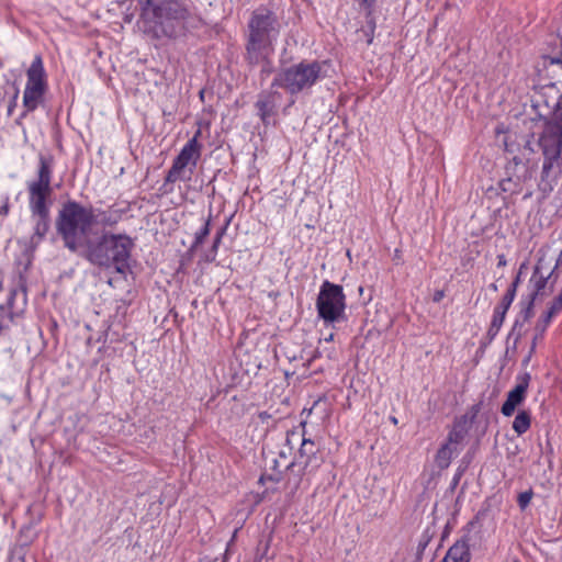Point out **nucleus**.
<instances>
[{"mask_svg": "<svg viewBox=\"0 0 562 562\" xmlns=\"http://www.w3.org/2000/svg\"><path fill=\"white\" fill-rule=\"evenodd\" d=\"M143 32L155 40H175L201 20L182 0H136Z\"/></svg>", "mask_w": 562, "mask_h": 562, "instance_id": "nucleus-1", "label": "nucleus"}, {"mask_svg": "<svg viewBox=\"0 0 562 562\" xmlns=\"http://www.w3.org/2000/svg\"><path fill=\"white\" fill-rule=\"evenodd\" d=\"M55 160L52 155H38L36 175L26 182L29 209L33 223L32 243H40L50 227L52 187Z\"/></svg>", "mask_w": 562, "mask_h": 562, "instance_id": "nucleus-2", "label": "nucleus"}, {"mask_svg": "<svg viewBox=\"0 0 562 562\" xmlns=\"http://www.w3.org/2000/svg\"><path fill=\"white\" fill-rule=\"evenodd\" d=\"M245 43V59L256 66L270 60L281 32V23L277 14L266 7L252 11L248 24Z\"/></svg>", "mask_w": 562, "mask_h": 562, "instance_id": "nucleus-3", "label": "nucleus"}, {"mask_svg": "<svg viewBox=\"0 0 562 562\" xmlns=\"http://www.w3.org/2000/svg\"><path fill=\"white\" fill-rule=\"evenodd\" d=\"M134 247L135 243L127 234L105 231L95 240L87 244L80 256L93 266L126 274L131 268Z\"/></svg>", "mask_w": 562, "mask_h": 562, "instance_id": "nucleus-4", "label": "nucleus"}, {"mask_svg": "<svg viewBox=\"0 0 562 562\" xmlns=\"http://www.w3.org/2000/svg\"><path fill=\"white\" fill-rule=\"evenodd\" d=\"M93 225H95L94 207L86 206L75 200H69L61 205L55 222L56 232L64 247L79 256L91 241L89 235Z\"/></svg>", "mask_w": 562, "mask_h": 562, "instance_id": "nucleus-5", "label": "nucleus"}, {"mask_svg": "<svg viewBox=\"0 0 562 562\" xmlns=\"http://www.w3.org/2000/svg\"><path fill=\"white\" fill-rule=\"evenodd\" d=\"M329 68L328 60H302L280 70L271 86L282 88L292 95L306 92L318 81L328 77Z\"/></svg>", "mask_w": 562, "mask_h": 562, "instance_id": "nucleus-6", "label": "nucleus"}, {"mask_svg": "<svg viewBox=\"0 0 562 562\" xmlns=\"http://www.w3.org/2000/svg\"><path fill=\"white\" fill-rule=\"evenodd\" d=\"M346 295L341 285L325 280L316 299L318 317L325 324H335L346 321Z\"/></svg>", "mask_w": 562, "mask_h": 562, "instance_id": "nucleus-7", "label": "nucleus"}, {"mask_svg": "<svg viewBox=\"0 0 562 562\" xmlns=\"http://www.w3.org/2000/svg\"><path fill=\"white\" fill-rule=\"evenodd\" d=\"M201 130H198L181 148L173 159L172 166L165 178L166 183H175L179 180H190L201 157L202 145L199 143Z\"/></svg>", "mask_w": 562, "mask_h": 562, "instance_id": "nucleus-8", "label": "nucleus"}, {"mask_svg": "<svg viewBox=\"0 0 562 562\" xmlns=\"http://www.w3.org/2000/svg\"><path fill=\"white\" fill-rule=\"evenodd\" d=\"M548 249L542 247L539 250L540 257L537 260V263L533 268L532 274L530 277L529 283L532 288V291L530 293V297L532 300H536L538 295L542 293V291L546 289L547 284L550 280L551 286L557 281L558 276L554 272V269H551L547 274L544 273V270H547V261H546V251Z\"/></svg>", "mask_w": 562, "mask_h": 562, "instance_id": "nucleus-9", "label": "nucleus"}, {"mask_svg": "<svg viewBox=\"0 0 562 562\" xmlns=\"http://www.w3.org/2000/svg\"><path fill=\"white\" fill-rule=\"evenodd\" d=\"M518 383L507 394V398L502 405L501 412L504 416H512L518 405H520L525 398L530 382V374L524 373L517 378Z\"/></svg>", "mask_w": 562, "mask_h": 562, "instance_id": "nucleus-10", "label": "nucleus"}, {"mask_svg": "<svg viewBox=\"0 0 562 562\" xmlns=\"http://www.w3.org/2000/svg\"><path fill=\"white\" fill-rule=\"evenodd\" d=\"M24 90H48L47 72L41 55H36L26 70Z\"/></svg>", "mask_w": 562, "mask_h": 562, "instance_id": "nucleus-11", "label": "nucleus"}, {"mask_svg": "<svg viewBox=\"0 0 562 562\" xmlns=\"http://www.w3.org/2000/svg\"><path fill=\"white\" fill-rule=\"evenodd\" d=\"M26 293L22 289H11L4 304L0 306L1 317L13 322L23 314L26 306Z\"/></svg>", "mask_w": 562, "mask_h": 562, "instance_id": "nucleus-12", "label": "nucleus"}, {"mask_svg": "<svg viewBox=\"0 0 562 562\" xmlns=\"http://www.w3.org/2000/svg\"><path fill=\"white\" fill-rule=\"evenodd\" d=\"M95 210V224L101 225L102 227H113L117 225L126 210L119 209L115 205H111L105 210L94 209Z\"/></svg>", "mask_w": 562, "mask_h": 562, "instance_id": "nucleus-13", "label": "nucleus"}, {"mask_svg": "<svg viewBox=\"0 0 562 562\" xmlns=\"http://www.w3.org/2000/svg\"><path fill=\"white\" fill-rule=\"evenodd\" d=\"M470 560L469 541L467 538H462L449 548L441 562H470Z\"/></svg>", "mask_w": 562, "mask_h": 562, "instance_id": "nucleus-14", "label": "nucleus"}, {"mask_svg": "<svg viewBox=\"0 0 562 562\" xmlns=\"http://www.w3.org/2000/svg\"><path fill=\"white\" fill-rule=\"evenodd\" d=\"M506 175L515 177L517 183H525L531 179L532 173L529 166L517 156L513 157L506 166Z\"/></svg>", "mask_w": 562, "mask_h": 562, "instance_id": "nucleus-15", "label": "nucleus"}, {"mask_svg": "<svg viewBox=\"0 0 562 562\" xmlns=\"http://www.w3.org/2000/svg\"><path fill=\"white\" fill-rule=\"evenodd\" d=\"M47 90H24L23 91V108L25 116L30 112H34L38 106L44 103V98Z\"/></svg>", "mask_w": 562, "mask_h": 562, "instance_id": "nucleus-16", "label": "nucleus"}, {"mask_svg": "<svg viewBox=\"0 0 562 562\" xmlns=\"http://www.w3.org/2000/svg\"><path fill=\"white\" fill-rule=\"evenodd\" d=\"M459 450L450 445L442 443L435 456V464L438 469H447L452 458L458 454Z\"/></svg>", "mask_w": 562, "mask_h": 562, "instance_id": "nucleus-17", "label": "nucleus"}, {"mask_svg": "<svg viewBox=\"0 0 562 562\" xmlns=\"http://www.w3.org/2000/svg\"><path fill=\"white\" fill-rule=\"evenodd\" d=\"M560 159L561 157L543 156V164L541 170V179L555 180L560 171Z\"/></svg>", "mask_w": 562, "mask_h": 562, "instance_id": "nucleus-18", "label": "nucleus"}, {"mask_svg": "<svg viewBox=\"0 0 562 562\" xmlns=\"http://www.w3.org/2000/svg\"><path fill=\"white\" fill-rule=\"evenodd\" d=\"M467 416L462 417V420H458L454 423L452 429L448 434L446 445H450V447H456L458 449V446L461 443V441L464 439L467 435Z\"/></svg>", "mask_w": 562, "mask_h": 562, "instance_id": "nucleus-19", "label": "nucleus"}, {"mask_svg": "<svg viewBox=\"0 0 562 562\" xmlns=\"http://www.w3.org/2000/svg\"><path fill=\"white\" fill-rule=\"evenodd\" d=\"M317 453V448L315 446V442L311 439L303 438L301 448L299 450V458L302 460L301 463H304V467H308V464L312 461V458H314Z\"/></svg>", "mask_w": 562, "mask_h": 562, "instance_id": "nucleus-20", "label": "nucleus"}, {"mask_svg": "<svg viewBox=\"0 0 562 562\" xmlns=\"http://www.w3.org/2000/svg\"><path fill=\"white\" fill-rule=\"evenodd\" d=\"M531 425V415L528 411H520L513 422V429L518 435H524Z\"/></svg>", "mask_w": 562, "mask_h": 562, "instance_id": "nucleus-21", "label": "nucleus"}, {"mask_svg": "<svg viewBox=\"0 0 562 562\" xmlns=\"http://www.w3.org/2000/svg\"><path fill=\"white\" fill-rule=\"evenodd\" d=\"M505 317L506 312H502L501 310L494 307L491 325L487 329V336L491 340H493L498 335L504 324Z\"/></svg>", "mask_w": 562, "mask_h": 562, "instance_id": "nucleus-22", "label": "nucleus"}, {"mask_svg": "<svg viewBox=\"0 0 562 562\" xmlns=\"http://www.w3.org/2000/svg\"><path fill=\"white\" fill-rule=\"evenodd\" d=\"M533 303H535V300L529 299L528 302L526 303V305L521 308V311L519 312V314L514 323L510 335H513L515 333L517 327L522 326L532 316Z\"/></svg>", "mask_w": 562, "mask_h": 562, "instance_id": "nucleus-23", "label": "nucleus"}, {"mask_svg": "<svg viewBox=\"0 0 562 562\" xmlns=\"http://www.w3.org/2000/svg\"><path fill=\"white\" fill-rule=\"evenodd\" d=\"M210 225H211V217L206 218L204 221L203 226L199 231L195 232L194 239H193V243L190 248L191 250L198 249L204 243L205 238L210 235V232H211Z\"/></svg>", "mask_w": 562, "mask_h": 562, "instance_id": "nucleus-24", "label": "nucleus"}, {"mask_svg": "<svg viewBox=\"0 0 562 562\" xmlns=\"http://www.w3.org/2000/svg\"><path fill=\"white\" fill-rule=\"evenodd\" d=\"M376 0H359L360 8L364 11L366 20L368 24L376 27V21L374 16Z\"/></svg>", "mask_w": 562, "mask_h": 562, "instance_id": "nucleus-25", "label": "nucleus"}, {"mask_svg": "<svg viewBox=\"0 0 562 562\" xmlns=\"http://www.w3.org/2000/svg\"><path fill=\"white\" fill-rule=\"evenodd\" d=\"M499 188L503 192L518 194L522 190V183H517L515 177L507 175V177L499 182Z\"/></svg>", "mask_w": 562, "mask_h": 562, "instance_id": "nucleus-26", "label": "nucleus"}, {"mask_svg": "<svg viewBox=\"0 0 562 562\" xmlns=\"http://www.w3.org/2000/svg\"><path fill=\"white\" fill-rule=\"evenodd\" d=\"M256 108L258 109L261 119L266 120L271 115L273 105L268 98H260L256 103Z\"/></svg>", "mask_w": 562, "mask_h": 562, "instance_id": "nucleus-27", "label": "nucleus"}, {"mask_svg": "<svg viewBox=\"0 0 562 562\" xmlns=\"http://www.w3.org/2000/svg\"><path fill=\"white\" fill-rule=\"evenodd\" d=\"M224 233H225V228H222V229H220V231L216 233V235H215V237H214V240H213V245H212L211 251H210V254H207V255L205 256V260H206L207 262H212V261H214V260H215L216 255H217V250H218V247H220V245H221V241H222V238H223Z\"/></svg>", "mask_w": 562, "mask_h": 562, "instance_id": "nucleus-28", "label": "nucleus"}, {"mask_svg": "<svg viewBox=\"0 0 562 562\" xmlns=\"http://www.w3.org/2000/svg\"><path fill=\"white\" fill-rule=\"evenodd\" d=\"M516 296L514 289H507L506 293L502 297L501 302L495 306L496 308L501 310L502 312H506L509 310L512 303L514 302Z\"/></svg>", "mask_w": 562, "mask_h": 562, "instance_id": "nucleus-29", "label": "nucleus"}, {"mask_svg": "<svg viewBox=\"0 0 562 562\" xmlns=\"http://www.w3.org/2000/svg\"><path fill=\"white\" fill-rule=\"evenodd\" d=\"M552 318L550 317V315L543 313L535 326V331L539 334L540 337H543V334L549 327Z\"/></svg>", "mask_w": 562, "mask_h": 562, "instance_id": "nucleus-30", "label": "nucleus"}, {"mask_svg": "<svg viewBox=\"0 0 562 562\" xmlns=\"http://www.w3.org/2000/svg\"><path fill=\"white\" fill-rule=\"evenodd\" d=\"M532 496L533 492L531 490L525 491L518 495L517 503L521 510H525L529 506Z\"/></svg>", "mask_w": 562, "mask_h": 562, "instance_id": "nucleus-31", "label": "nucleus"}, {"mask_svg": "<svg viewBox=\"0 0 562 562\" xmlns=\"http://www.w3.org/2000/svg\"><path fill=\"white\" fill-rule=\"evenodd\" d=\"M376 27L371 26V24L367 23V26L361 30L367 37V44L370 45L373 42V34Z\"/></svg>", "mask_w": 562, "mask_h": 562, "instance_id": "nucleus-32", "label": "nucleus"}, {"mask_svg": "<svg viewBox=\"0 0 562 562\" xmlns=\"http://www.w3.org/2000/svg\"><path fill=\"white\" fill-rule=\"evenodd\" d=\"M9 195H4L3 204L0 207V215L7 216L9 214Z\"/></svg>", "mask_w": 562, "mask_h": 562, "instance_id": "nucleus-33", "label": "nucleus"}, {"mask_svg": "<svg viewBox=\"0 0 562 562\" xmlns=\"http://www.w3.org/2000/svg\"><path fill=\"white\" fill-rule=\"evenodd\" d=\"M541 338H542V337H540V336H539V334H537V333H536V335H535V337H533V339H532V344H531V347H530V351H529V355H528V357H527L526 361H529V360H530V358H531L532 353H533V352H535V350H536L537 341H538V339H541Z\"/></svg>", "mask_w": 562, "mask_h": 562, "instance_id": "nucleus-34", "label": "nucleus"}, {"mask_svg": "<svg viewBox=\"0 0 562 562\" xmlns=\"http://www.w3.org/2000/svg\"><path fill=\"white\" fill-rule=\"evenodd\" d=\"M18 97H19V90L16 89V90H15V92H14V95H13V98H12V101H11V103H10L9 108H8V113H9V114H11V113H12L13 108H14V106H15V104H16V99H18Z\"/></svg>", "mask_w": 562, "mask_h": 562, "instance_id": "nucleus-35", "label": "nucleus"}, {"mask_svg": "<svg viewBox=\"0 0 562 562\" xmlns=\"http://www.w3.org/2000/svg\"><path fill=\"white\" fill-rule=\"evenodd\" d=\"M443 297H445V291H442V290H437V291H435V293H434L432 301L438 303V302H440Z\"/></svg>", "mask_w": 562, "mask_h": 562, "instance_id": "nucleus-36", "label": "nucleus"}, {"mask_svg": "<svg viewBox=\"0 0 562 562\" xmlns=\"http://www.w3.org/2000/svg\"><path fill=\"white\" fill-rule=\"evenodd\" d=\"M519 282H520V276L518 274L515 280L512 282V284L509 285L508 289H514L515 290V293L517 292V288L519 285Z\"/></svg>", "mask_w": 562, "mask_h": 562, "instance_id": "nucleus-37", "label": "nucleus"}, {"mask_svg": "<svg viewBox=\"0 0 562 562\" xmlns=\"http://www.w3.org/2000/svg\"><path fill=\"white\" fill-rule=\"evenodd\" d=\"M497 260H498V262H497L498 267H505L507 265V261H506V258L504 255H498Z\"/></svg>", "mask_w": 562, "mask_h": 562, "instance_id": "nucleus-38", "label": "nucleus"}, {"mask_svg": "<svg viewBox=\"0 0 562 562\" xmlns=\"http://www.w3.org/2000/svg\"><path fill=\"white\" fill-rule=\"evenodd\" d=\"M335 334L330 333L327 337L324 338V341L330 342L334 340Z\"/></svg>", "mask_w": 562, "mask_h": 562, "instance_id": "nucleus-39", "label": "nucleus"}, {"mask_svg": "<svg viewBox=\"0 0 562 562\" xmlns=\"http://www.w3.org/2000/svg\"><path fill=\"white\" fill-rule=\"evenodd\" d=\"M268 479L271 480V481H274V482H279L280 481V475H277V476L270 475Z\"/></svg>", "mask_w": 562, "mask_h": 562, "instance_id": "nucleus-40", "label": "nucleus"}, {"mask_svg": "<svg viewBox=\"0 0 562 562\" xmlns=\"http://www.w3.org/2000/svg\"><path fill=\"white\" fill-rule=\"evenodd\" d=\"M390 420L392 424L397 425V418L396 417H390Z\"/></svg>", "mask_w": 562, "mask_h": 562, "instance_id": "nucleus-41", "label": "nucleus"}, {"mask_svg": "<svg viewBox=\"0 0 562 562\" xmlns=\"http://www.w3.org/2000/svg\"><path fill=\"white\" fill-rule=\"evenodd\" d=\"M491 289H492V290H494V291H496V290H497L496 284H495V283H492V284H491Z\"/></svg>", "mask_w": 562, "mask_h": 562, "instance_id": "nucleus-42", "label": "nucleus"}, {"mask_svg": "<svg viewBox=\"0 0 562 562\" xmlns=\"http://www.w3.org/2000/svg\"><path fill=\"white\" fill-rule=\"evenodd\" d=\"M473 409H474V415H475L479 412V407L474 406Z\"/></svg>", "mask_w": 562, "mask_h": 562, "instance_id": "nucleus-43", "label": "nucleus"}, {"mask_svg": "<svg viewBox=\"0 0 562 562\" xmlns=\"http://www.w3.org/2000/svg\"><path fill=\"white\" fill-rule=\"evenodd\" d=\"M262 71L269 74L270 72V69L269 68H263Z\"/></svg>", "mask_w": 562, "mask_h": 562, "instance_id": "nucleus-44", "label": "nucleus"}, {"mask_svg": "<svg viewBox=\"0 0 562 562\" xmlns=\"http://www.w3.org/2000/svg\"><path fill=\"white\" fill-rule=\"evenodd\" d=\"M266 480V476L262 475L260 479H259V482H263Z\"/></svg>", "mask_w": 562, "mask_h": 562, "instance_id": "nucleus-45", "label": "nucleus"}, {"mask_svg": "<svg viewBox=\"0 0 562 562\" xmlns=\"http://www.w3.org/2000/svg\"><path fill=\"white\" fill-rule=\"evenodd\" d=\"M294 465V462H291L290 464L286 465V468H291Z\"/></svg>", "mask_w": 562, "mask_h": 562, "instance_id": "nucleus-46", "label": "nucleus"}]
</instances>
